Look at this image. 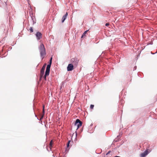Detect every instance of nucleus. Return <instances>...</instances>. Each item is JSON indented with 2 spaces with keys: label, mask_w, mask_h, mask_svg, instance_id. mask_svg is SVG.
<instances>
[{
  "label": "nucleus",
  "mask_w": 157,
  "mask_h": 157,
  "mask_svg": "<svg viewBox=\"0 0 157 157\" xmlns=\"http://www.w3.org/2000/svg\"><path fill=\"white\" fill-rule=\"evenodd\" d=\"M29 30L31 33H32L33 32V28L32 27L30 28L29 29Z\"/></svg>",
  "instance_id": "ddd939ff"
},
{
  "label": "nucleus",
  "mask_w": 157,
  "mask_h": 157,
  "mask_svg": "<svg viewBox=\"0 0 157 157\" xmlns=\"http://www.w3.org/2000/svg\"><path fill=\"white\" fill-rule=\"evenodd\" d=\"M100 57V56H99V59Z\"/></svg>",
  "instance_id": "c85d7f7f"
},
{
  "label": "nucleus",
  "mask_w": 157,
  "mask_h": 157,
  "mask_svg": "<svg viewBox=\"0 0 157 157\" xmlns=\"http://www.w3.org/2000/svg\"><path fill=\"white\" fill-rule=\"evenodd\" d=\"M44 70L41 69L40 71V77L42 78L43 76L44 72Z\"/></svg>",
  "instance_id": "6e6552de"
},
{
  "label": "nucleus",
  "mask_w": 157,
  "mask_h": 157,
  "mask_svg": "<svg viewBox=\"0 0 157 157\" xmlns=\"http://www.w3.org/2000/svg\"><path fill=\"white\" fill-rule=\"evenodd\" d=\"M136 66H135L134 67V68H133V70H135L136 69Z\"/></svg>",
  "instance_id": "4be33fe9"
},
{
  "label": "nucleus",
  "mask_w": 157,
  "mask_h": 157,
  "mask_svg": "<svg viewBox=\"0 0 157 157\" xmlns=\"http://www.w3.org/2000/svg\"><path fill=\"white\" fill-rule=\"evenodd\" d=\"M101 152H100V153H99V152L98 154H100Z\"/></svg>",
  "instance_id": "cd10ccee"
},
{
  "label": "nucleus",
  "mask_w": 157,
  "mask_h": 157,
  "mask_svg": "<svg viewBox=\"0 0 157 157\" xmlns=\"http://www.w3.org/2000/svg\"><path fill=\"white\" fill-rule=\"evenodd\" d=\"M73 65L72 64H69L67 67V71H72L74 68Z\"/></svg>",
  "instance_id": "39448f33"
},
{
  "label": "nucleus",
  "mask_w": 157,
  "mask_h": 157,
  "mask_svg": "<svg viewBox=\"0 0 157 157\" xmlns=\"http://www.w3.org/2000/svg\"><path fill=\"white\" fill-rule=\"evenodd\" d=\"M73 59L74 60H76V63H78L79 60L77 58H74V59Z\"/></svg>",
  "instance_id": "f8f14e48"
},
{
  "label": "nucleus",
  "mask_w": 157,
  "mask_h": 157,
  "mask_svg": "<svg viewBox=\"0 0 157 157\" xmlns=\"http://www.w3.org/2000/svg\"><path fill=\"white\" fill-rule=\"evenodd\" d=\"M68 15V13L67 12L65 15H64L62 18V22H63L66 19Z\"/></svg>",
  "instance_id": "0eeeda50"
},
{
  "label": "nucleus",
  "mask_w": 157,
  "mask_h": 157,
  "mask_svg": "<svg viewBox=\"0 0 157 157\" xmlns=\"http://www.w3.org/2000/svg\"><path fill=\"white\" fill-rule=\"evenodd\" d=\"M52 57H51L50 60L49 64L47 65L46 70L45 71V74L44 76L45 80H46V77L49 74L50 68L52 63Z\"/></svg>",
  "instance_id": "f257e3e1"
},
{
  "label": "nucleus",
  "mask_w": 157,
  "mask_h": 157,
  "mask_svg": "<svg viewBox=\"0 0 157 157\" xmlns=\"http://www.w3.org/2000/svg\"><path fill=\"white\" fill-rule=\"evenodd\" d=\"M111 152V151H108V152L106 153V155H107L108 154H109Z\"/></svg>",
  "instance_id": "6ab92c4d"
},
{
  "label": "nucleus",
  "mask_w": 157,
  "mask_h": 157,
  "mask_svg": "<svg viewBox=\"0 0 157 157\" xmlns=\"http://www.w3.org/2000/svg\"><path fill=\"white\" fill-rule=\"evenodd\" d=\"M82 122L80 121L78 119H77L75 123V125L77 127V129L82 126Z\"/></svg>",
  "instance_id": "7ed1b4c3"
},
{
  "label": "nucleus",
  "mask_w": 157,
  "mask_h": 157,
  "mask_svg": "<svg viewBox=\"0 0 157 157\" xmlns=\"http://www.w3.org/2000/svg\"><path fill=\"white\" fill-rule=\"evenodd\" d=\"M36 35L38 40H40L42 38V34L40 32H37Z\"/></svg>",
  "instance_id": "423d86ee"
},
{
  "label": "nucleus",
  "mask_w": 157,
  "mask_h": 157,
  "mask_svg": "<svg viewBox=\"0 0 157 157\" xmlns=\"http://www.w3.org/2000/svg\"><path fill=\"white\" fill-rule=\"evenodd\" d=\"M94 105H91L90 106V108L91 109H93L94 108Z\"/></svg>",
  "instance_id": "dca6fc26"
},
{
  "label": "nucleus",
  "mask_w": 157,
  "mask_h": 157,
  "mask_svg": "<svg viewBox=\"0 0 157 157\" xmlns=\"http://www.w3.org/2000/svg\"><path fill=\"white\" fill-rule=\"evenodd\" d=\"M88 31V30H87L84 32V33H83V34L82 35L81 38L83 37L84 36H85V35H86V33H87V32Z\"/></svg>",
  "instance_id": "9d476101"
},
{
  "label": "nucleus",
  "mask_w": 157,
  "mask_h": 157,
  "mask_svg": "<svg viewBox=\"0 0 157 157\" xmlns=\"http://www.w3.org/2000/svg\"><path fill=\"white\" fill-rule=\"evenodd\" d=\"M148 149H146L144 152H142L140 154V157H145L149 153L148 151Z\"/></svg>",
  "instance_id": "20e7f679"
},
{
  "label": "nucleus",
  "mask_w": 157,
  "mask_h": 157,
  "mask_svg": "<svg viewBox=\"0 0 157 157\" xmlns=\"http://www.w3.org/2000/svg\"><path fill=\"white\" fill-rule=\"evenodd\" d=\"M52 144H53V141H52V140H51L50 143V144H49V147H50V149H51L52 147Z\"/></svg>",
  "instance_id": "1a4fd4ad"
},
{
  "label": "nucleus",
  "mask_w": 157,
  "mask_h": 157,
  "mask_svg": "<svg viewBox=\"0 0 157 157\" xmlns=\"http://www.w3.org/2000/svg\"><path fill=\"white\" fill-rule=\"evenodd\" d=\"M40 52L41 56L44 58V56L46 55L45 50L44 44H41L39 47Z\"/></svg>",
  "instance_id": "f03ea898"
},
{
  "label": "nucleus",
  "mask_w": 157,
  "mask_h": 157,
  "mask_svg": "<svg viewBox=\"0 0 157 157\" xmlns=\"http://www.w3.org/2000/svg\"><path fill=\"white\" fill-rule=\"evenodd\" d=\"M119 140L118 139H117V138H116L114 140V141L115 142H117L118 141H119Z\"/></svg>",
  "instance_id": "2eb2a0df"
},
{
  "label": "nucleus",
  "mask_w": 157,
  "mask_h": 157,
  "mask_svg": "<svg viewBox=\"0 0 157 157\" xmlns=\"http://www.w3.org/2000/svg\"><path fill=\"white\" fill-rule=\"evenodd\" d=\"M104 155H102V156H103V157H104ZM104 156H105V155H104Z\"/></svg>",
  "instance_id": "bb28decb"
},
{
  "label": "nucleus",
  "mask_w": 157,
  "mask_h": 157,
  "mask_svg": "<svg viewBox=\"0 0 157 157\" xmlns=\"http://www.w3.org/2000/svg\"><path fill=\"white\" fill-rule=\"evenodd\" d=\"M109 23H106L105 24V25L106 26H109Z\"/></svg>",
  "instance_id": "f3484780"
},
{
  "label": "nucleus",
  "mask_w": 157,
  "mask_h": 157,
  "mask_svg": "<svg viewBox=\"0 0 157 157\" xmlns=\"http://www.w3.org/2000/svg\"><path fill=\"white\" fill-rule=\"evenodd\" d=\"M46 63H45L44 65L42 67V68L41 69H44V70H45V67H46Z\"/></svg>",
  "instance_id": "9b49d317"
},
{
  "label": "nucleus",
  "mask_w": 157,
  "mask_h": 157,
  "mask_svg": "<svg viewBox=\"0 0 157 157\" xmlns=\"http://www.w3.org/2000/svg\"><path fill=\"white\" fill-rule=\"evenodd\" d=\"M121 157L120 156H116L114 157Z\"/></svg>",
  "instance_id": "a878e982"
},
{
  "label": "nucleus",
  "mask_w": 157,
  "mask_h": 157,
  "mask_svg": "<svg viewBox=\"0 0 157 157\" xmlns=\"http://www.w3.org/2000/svg\"><path fill=\"white\" fill-rule=\"evenodd\" d=\"M43 116H44V115H43L41 117V118H40V120L42 119L43 118Z\"/></svg>",
  "instance_id": "393cba45"
},
{
  "label": "nucleus",
  "mask_w": 157,
  "mask_h": 157,
  "mask_svg": "<svg viewBox=\"0 0 157 157\" xmlns=\"http://www.w3.org/2000/svg\"><path fill=\"white\" fill-rule=\"evenodd\" d=\"M157 53V50H156V52H155V53H153L152 52H151V53L152 54H153V55L154 54H155V53Z\"/></svg>",
  "instance_id": "412c9836"
},
{
  "label": "nucleus",
  "mask_w": 157,
  "mask_h": 157,
  "mask_svg": "<svg viewBox=\"0 0 157 157\" xmlns=\"http://www.w3.org/2000/svg\"><path fill=\"white\" fill-rule=\"evenodd\" d=\"M117 138L118 139L120 140L121 138V136H117Z\"/></svg>",
  "instance_id": "a211bd4d"
},
{
  "label": "nucleus",
  "mask_w": 157,
  "mask_h": 157,
  "mask_svg": "<svg viewBox=\"0 0 157 157\" xmlns=\"http://www.w3.org/2000/svg\"><path fill=\"white\" fill-rule=\"evenodd\" d=\"M122 135V133H121V132H120L119 133V134L118 135V136H121Z\"/></svg>",
  "instance_id": "aec40b11"
},
{
  "label": "nucleus",
  "mask_w": 157,
  "mask_h": 157,
  "mask_svg": "<svg viewBox=\"0 0 157 157\" xmlns=\"http://www.w3.org/2000/svg\"><path fill=\"white\" fill-rule=\"evenodd\" d=\"M151 44V45H152L153 44V42H151L149 44Z\"/></svg>",
  "instance_id": "5701e85b"
},
{
  "label": "nucleus",
  "mask_w": 157,
  "mask_h": 157,
  "mask_svg": "<svg viewBox=\"0 0 157 157\" xmlns=\"http://www.w3.org/2000/svg\"><path fill=\"white\" fill-rule=\"evenodd\" d=\"M71 141L70 140H69L68 141L67 144V147H68L69 146V144H70V143L71 142Z\"/></svg>",
  "instance_id": "4468645a"
},
{
  "label": "nucleus",
  "mask_w": 157,
  "mask_h": 157,
  "mask_svg": "<svg viewBox=\"0 0 157 157\" xmlns=\"http://www.w3.org/2000/svg\"><path fill=\"white\" fill-rule=\"evenodd\" d=\"M44 112V105L43 106V112Z\"/></svg>",
  "instance_id": "b1692460"
}]
</instances>
